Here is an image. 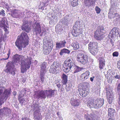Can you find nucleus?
Masks as SVG:
<instances>
[{
	"mask_svg": "<svg viewBox=\"0 0 120 120\" xmlns=\"http://www.w3.org/2000/svg\"><path fill=\"white\" fill-rule=\"evenodd\" d=\"M88 50L93 55L95 56L98 50V43L96 41L90 42L88 45Z\"/></svg>",
	"mask_w": 120,
	"mask_h": 120,
	"instance_id": "39448f33",
	"label": "nucleus"
},
{
	"mask_svg": "<svg viewBox=\"0 0 120 120\" xmlns=\"http://www.w3.org/2000/svg\"><path fill=\"white\" fill-rule=\"evenodd\" d=\"M3 35L1 33H0V47Z\"/></svg>",
	"mask_w": 120,
	"mask_h": 120,
	"instance_id": "864d4df0",
	"label": "nucleus"
},
{
	"mask_svg": "<svg viewBox=\"0 0 120 120\" xmlns=\"http://www.w3.org/2000/svg\"><path fill=\"white\" fill-rule=\"evenodd\" d=\"M114 77L116 79L120 80V75L119 73H116Z\"/></svg>",
	"mask_w": 120,
	"mask_h": 120,
	"instance_id": "37998d69",
	"label": "nucleus"
},
{
	"mask_svg": "<svg viewBox=\"0 0 120 120\" xmlns=\"http://www.w3.org/2000/svg\"><path fill=\"white\" fill-rule=\"evenodd\" d=\"M119 100L118 101V104L119 105H120V95H119Z\"/></svg>",
	"mask_w": 120,
	"mask_h": 120,
	"instance_id": "69168bd1",
	"label": "nucleus"
},
{
	"mask_svg": "<svg viewBox=\"0 0 120 120\" xmlns=\"http://www.w3.org/2000/svg\"><path fill=\"white\" fill-rule=\"evenodd\" d=\"M70 51L69 50L66 49L64 48L61 50L59 53L60 55L62 56L64 53H66L68 54H70Z\"/></svg>",
	"mask_w": 120,
	"mask_h": 120,
	"instance_id": "b1692460",
	"label": "nucleus"
},
{
	"mask_svg": "<svg viewBox=\"0 0 120 120\" xmlns=\"http://www.w3.org/2000/svg\"><path fill=\"white\" fill-rule=\"evenodd\" d=\"M34 30L36 32V35L40 34L41 32V30L39 23H37Z\"/></svg>",
	"mask_w": 120,
	"mask_h": 120,
	"instance_id": "a211bd4d",
	"label": "nucleus"
},
{
	"mask_svg": "<svg viewBox=\"0 0 120 120\" xmlns=\"http://www.w3.org/2000/svg\"><path fill=\"white\" fill-rule=\"evenodd\" d=\"M0 24H1L2 26H5V22L4 20H2L0 22Z\"/></svg>",
	"mask_w": 120,
	"mask_h": 120,
	"instance_id": "a18cd8bd",
	"label": "nucleus"
},
{
	"mask_svg": "<svg viewBox=\"0 0 120 120\" xmlns=\"http://www.w3.org/2000/svg\"><path fill=\"white\" fill-rule=\"evenodd\" d=\"M11 90L6 89H5L2 95L1 96V98L2 100L5 99H6L8 98L9 97L11 94Z\"/></svg>",
	"mask_w": 120,
	"mask_h": 120,
	"instance_id": "f8f14e48",
	"label": "nucleus"
},
{
	"mask_svg": "<svg viewBox=\"0 0 120 120\" xmlns=\"http://www.w3.org/2000/svg\"><path fill=\"white\" fill-rule=\"evenodd\" d=\"M12 15H13L12 16L14 17H16L18 15V13L15 11H14Z\"/></svg>",
	"mask_w": 120,
	"mask_h": 120,
	"instance_id": "603ef678",
	"label": "nucleus"
},
{
	"mask_svg": "<svg viewBox=\"0 0 120 120\" xmlns=\"http://www.w3.org/2000/svg\"><path fill=\"white\" fill-rule=\"evenodd\" d=\"M90 74V72L87 71L85 73L81 74L80 75V80L82 81H83L85 80L88 78Z\"/></svg>",
	"mask_w": 120,
	"mask_h": 120,
	"instance_id": "2eb2a0df",
	"label": "nucleus"
},
{
	"mask_svg": "<svg viewBox=\"0 0 120 120\" xmlns=\"http://www.w3.org/2000/svg\"><path fill=\"white\" fill-rule=\"evenodd\" d=\"M71 46L73 47L74 50H77L79 48V43L77 42L72 43L71 44Z\"/></svg>",
	"mask_w": 120,
	"mask_h": 120,
	"instance_id": "c85d7f7f",
	"label": "nucleus"
},
{
	"mask_svg": "<svg viewBox=\"0 0 120 120\" xmlns=\"http://www.w3.org/2000/svg\"><path fill=\"white\" fill-rule=\"evenodd\" d=\"M78 0H73V1L72 2L76 3H78Z\"/></svg>",
	"mask_w": 120,
	"mask_h": 120,
	"instance_id": "338daca9",
	"label": "nucleus"
},
{
	"mask_svg": "<svg viewBox=\"0 0 120 120\" xmlns=\"http://www.w3.org/2000/svg\"><path fill=\"white\" fill-rule=\"evenodd\" d=\"M97 28L94 33V37L97 40H101L104 38L103 33H105V29L103 26H101L98 27Z\"/></svg>",
	"mask_w": 120,
	"mask_h": 120,
	"instance_id": "20e7f679",
	"label": "nucleus"
},
{
	"mask_svg": "<svg viewBox=\"0 0 120 120\" xmlns=\"http://www.w3.org/2000/svg\"><path fill=\"white\" fill-rule=\"evenodd\" d=\"M98 60H99V68L101 69H103V67L105 66V61L103 57H100Z\"/></svg>",
	"mask_w": 120,
	"mask_h": 120,
	"instance_id": "f3484780",
	"label": "nucleus"
},
{
	"mask_svg": "<svg viewBox=\"0 0 120 120\" xmlns=\"http://www.w3.org/2000/svg\"><path fill=\"white\" fill-rule=\"evenodd\" d=\"M95 78L94 76H93L92 77H90V80L91 82H93L94 80V79Z\"/></svg>",
	"mask_w": 120,
	"mask_h": 120,
	"instance_id": "bf43d9fd",
	"label": "nucleus"
},
{
	"mask_svg": "<svg viewBox=\"0 0 120 120\" xmlns=\"http://www.w3.org/2000/svg\"><path fill=\"white\" fill-rule=\"evenodd\" d=\"M118 29L116 27H114L111 30V33H112V32H115V33H117L118 34L119 33Z\"/></svg>",
	"mask_w": 120,
	"mask_h": 120,
	"instance_id": "ea45409f",
	"label": "nucleus"
},
{
	"mask_svg": "<svg viewBox=\"0 0 120 120\" xmlns=\"http://www.w3.org/2000/svg\"><path fill=\"white\" fill-rule=\"evenodd\" d=\"M34 117L35 119L38 120H39L40 119V117L38 112V111L34 112Z\"/></svg>",
	"mask_w": 120,
	"mask_h": 120,
	"instance_id": "72a5a7b5",
	"label": "nucleus"
},
{
	"mask_svg": "<svg viewBox=\"0 0 120 120\" xmlns=\"http://www.w3.org/2000/svg\"><path fill=\"white\" fill-rule=\"evenodd\" d=\"M77 57L78 61L83 64H85L88 62V56L83 53H79L77 55Z\"/></svg>",
	"mask_w": 120,
	"mask_h": 120,
	"instance_id": "423d86ee",
	"label": "nucleus"
},
{
	"mask_svg": "<svg viewBox=\"0 0 120 120\" xmlns=\"http://www.w3.org/2000/svg\"><path fill=\"white\" fill-rule=\"evenodd\" d=\"M74 68V73H77L80 71L83 70L84 68L83 67H80L78 66L75 65L74 64V66L73 67Z\"/></svg>",
	"mask_w": 120,
	"mask_h": 120,
	"instance_id": "412c9836",
	"label": "nucleus"
},
{
	"mask_svg": "<svg viewBox=\"0 0 120 120\" xmlns=\"http://www.w3.org/2000/svg\"><path fill=\"white\" fill-rule=\"evenodd\" d=\"M72 17V16L71 15H68L65 16L64 18L70 22L71 19Z\"/></svg>",
	"mask_w": 120,
	"mask_h": 120,
	"instance_id": "58836bf2",
	"label": "nucleus"
},
{
	"mask_svg": "<svg viewBox=\"0 0 120 120\" xmlns=\"http://www.w3.org/2000/svg\"><path fill=\"white\" fill-rule=\"evenodd\" d=\"M81 23L80 22L77 21L73 27V30H72L71 33L73 36L77 37L79 34V28Z\"/></svg>",
	"mask_w": 120,
	"mask_h": 120,
	"instance_id": "6e6552de",
	"label": "nucleus"
},
{
	"mask_svg": "<svg viewBox=\"0 0 120 120\" xmlns=\"http://www.w3.org/2000/svg\"><path fill=\"white\" fill-rule=\"evenodd\" d=\"M16 93L15 91H14L13 93V95L14 96H15L16 95Z\"/></svg>",
	"mask_w": 120,
	"mask_h": 120,
	"instance_id": "774afa93",
	"label": "nucleus"
},
{
	"mask_svg": "<svg viewBox=\"0 0 120 120\" xmlns=\"http://www.w3.org/2000/svg\"><path fill=\"white\" fill-rule=\"evenodd\" d=\"M59 26H58V25H56L55 27L56 32L57 34H60L61 33V32L63 30V29L59 25Z\"/></svg>",
	"mask_w": 120,
	"mask_h": 120,
	"instance_id": "a878e982",
	"label": "nucleus"
},
{
	"mask_svg": "<svg viewBox=\"0 0 120 120\" xmlns=\"http://www.w3.org/2000/svg\"><path fill=\"white\" fill-rule=\"evenodd\" d=\"M44 90L38 92L35 94V97L38 99H45L46 98Z\"/></svg>",
	"mask_w": 120,
	"mask_h": 120,
	"instance_id": "9b49d317",
	"label": "nucleus"
},
{
	"mask_svg": "<svg viewBox=\"0 0 120 120\" xmlns=\"http://www.w3.org/2000/svg\"><path fill=\"white\" fill-rule=\"evenodd\" d=\"M54 67L57 68L60 67V64L57 61L54 62L52 65Z\"/></svg>",
	"mask_w": 120,
	"mask_h": 120,
	"instance_id": "2f4dec72",
	"label": "nucleus"
},
{
	"mask_svg": "<svg viewBox=\"0 0 120 120\" xmlns=\"http://www.w3.org/2000/svg\"><path fill=\"white\" fill-rule=\"evenodd\" d=\"M107 72L108 74L109 73L110 75H113L114 77V76L116 74V73L114 71H112L111 69L107 71Z\"/></svg>",
	"mask_w": 120,
	"mask_h": 120,
	"instance_id": "c9c22d12",
	"label": "nucleus"
},
{
	"mask_svg": "<svg viewBox=\"0 0 120 120\" xmlns=\"http://www.w3.org/2000/svg\"><path fill=\"white\" fill-rule=\"evenodd\" d=\"M119 55L118 52H113L112 53V56L113 57L118 56Z\"/></svg>",
	"mask_w": 120,
	"mask_h": 120,
	"instance_id": "49530a36",
	"label": "nucleus"
},
{
	"mask_svg": "<svg viewBox=\"0 0 120 120\" xmlns=\"http://www.w3.org/2000/svg\"><path fill=\"white\" fill-rule=\"evenodd\" d=\"M41 6L43 7H44L45 6H46L47 5H45L44 3H43V2L42 3V4H41Z\"/></svg>",
	"mask_w": 120,
	"mask_h": 120,
	"instance_id": "0e129e2a",
	"label": "nucleus"
},
{
	"mask_svg": "<svg viewBox=\"0 0 120 120\" xmlns=\"http://www.w3.org/2000/svg\"><path fill=\"white\" fill-rule=\"evenodd\" d=\"M74 66V64L73 63L70 59H69L67 63H65L63 65L62 69L64 71L67 73L73 68Z\"/></svg>",
	"mask_w": 120,
	"mask_h": 120,
	"instance_id": "0eeeda50",
	"label": "nucleus"
},
{
	"mask_svg": "<svg viewBox=\"0 0 120 120\" xmlns=\"http://www.w3.org/2000/svg\"><path fill=\"white\" fill-rule=\"evenodd\" d=\"M52 44H50V45L44 46L43 50L44 54H47L49 53L52 50Z\"/></svg>",
	"mask_w": 120,
	"mask_h": 120,
	"instance_id": "ddd939ff",
	"label": "nucleus"
},
{
	"mask_svg": "<svg viewBox=\"0 0 120 120\" xmlns=\"http://www.w3.org/2000/svg\"><path fill=\"white\" fill-rule=\"evenodd\" d=\"M49 72L51 73L54 74L56 72V70L55 68L51 65L50 67V68L49 70Z\"/></svg>",
	"mask_w": 120,
	"mask_h": 120,
	"instance_id": "473e14b6",
	"label": "nucleus"
},
{
	"mask_svg": "<svg viewBox=\"0 0 120 120\" xmlns=\"http://www.w3.org/2000/svg\"><path fill=\"white\" fill-rule=\"evenodd\" d=\"M95 10L96 13L97 14H99L100 13L101 11L100 9L98 6L96 7Z\"/></svg>",
	"mask_w": 120,
	"mask_h": 120,
	"instance_id": "79ce46f5",
	"label": "nucleus"
},
{
	"mask_svg": "<svg viewBox=\"0 0 120 120\" xmlns=\"http://www.w3.org/2000/svg\"><path fill=\"white\" fill-rule=\"evenodd\" d=\"M5 89H6L4 87H0V95L3 92V90L4 91Z\"/></svg>",
	"mask_w": 120,
	"mask_h": 120,
	"instance_id": "09e8293b",
	"label": "nucleus"
},
{
	"mask_svg": "<svg viewBox=\"0 0 120 120\" xmlns=\"http://www.w3.org/2000/svg\"><path fill=\"white\" fill-rule=\"evenodd\" d=\"M71 4L73 7H74L78 5V3L72 2H71Z\"/></svg>",
	"mask_w": 120,
	"mask_h": 120,
	"instance_id": "8fccbe9b",
	"label": "nucleus"
},
{
	"mask_svg": "<svg viewBox=\"0 0 120 120\" xmlns=\"http://www.w3.org/2000/svg\"><path fill=\"white\" fill-rule=\"evenodd\" d=\"M117 68L120 71V60L117 63Z\"/></svg>",
	"mask_w": 120,
	"mask_h": 120,
	"instance_id": "5fc2aeb1",
	"label": "nucleus"
},
{
	"mask_svg": "<svg viewBox=\"0 0 120 120\" xmlns=\"http://www.w3.org/2000/svg\"><path fill=\"white\" fill-rule=\"evenodd\" d=\"M96 0H84V2L86 6L89 7L93 4H94Z\"/></svg>",
	"mask_w": 120,
	"mask_h": 120,
	"instance_id": "6ab92c4d",
	"label": "nucleus"
},
{
	"mask_svg": "<svg viewBox=\"0 0 120 120\" xmlns=\"http://www.w3.org/2000/svg\"><path fill=\"white\" fill-rule=\"evenodd\" d=\"M4 11L3 10H2L0 11V15H2L3 16H4L5 14L4 13Z\"/></svg>",
	"mask_w": 120,
	"mask_h": 120,
	"instance_id": "3c124183",
	"label": "nucleus"
},
{
	"mask_svg": "<svg viewBox=\"0 0 120 120\" xmlns=\"http://www.w3.org/2000/svg\"><path fill=\"white\" fill-rule=\"evenodd\" d=\"M22 30L25 31L28 33L30 30L29 27V23L27 20H23V24L21 27Z\"/></svg>",
	"mask_w": 120,
	"mask_h": 120,
	"instance_id": "9d476101",
	"label": "nucleus"
},
{
	"mask_svg": "<svg viewBox=\"0 0 120 120\" xmlns=\"http://www.w3.org/2000/svg\"><path fill=\"white\" fill-rule=\"evenodd\" d=\"M62 82L64 85L66 84L68 81V76L66 75L63 74L62 75Z\"/></svg>",
	"mask_w": 120,
	"mask_h": 120,
	"instance_id": "5701e85b",
	"label": "nucleus"
},
{
	"mask_svg": "<svg viewBox=\"0 0 120 120\" xmlns=\"http://www.w3.org/2000/svg\"><path fill=\"white\" fill-rule=\"evenodd\" d=\"M49 1L50 0H45V1L43 2V3H44L46 5V4L48 3L49 2Z\"/></svg>",
	"mask_w": 120,
	"mask_h": 120,
	"instance_id": "4d7b16f0",
	"label": "nucleus"
},
{
	"mask_svg": "<svg viewBox=\"0 0 120 120\" xmlns=\"http://www.w3.org/2000/svg\"><path fill=\"white\" fill-rule=\"evenodd\" d=\"M104 100L103 99L98 98L95 101L92 100L89 104L90 108L98 109L102 107L104 104Z\"/></svg>",
	"mask_w": 120,
	"mask_h": 120,
	"instance_id": "7ed1b4c3",
	"label": "nucleus"
},
{
	"mask_svg": "<svg viewBox=\"0 0 120 120\" xmlns=\"http://www.w3.org/2000/svg\"><path fill=\"white\" fill-rule=\"evenodd\" d=\"M55 19L54 18L53 19H52L51 20L49 21V24L52 25L53 23H55Z\"/></svg>",
	"mask_w": 120,
	"mask_h": 120,
	"instance_id": "de8ad7c7",
	"label": "nucleus"
},
{
	"mask_svg": "<svg viewBox=\"0 0 120 120\" xmlns=\"http://www.w3.org/2000/svg\"><path fill=\"white\" fill-rule=\"evenodd\" d=\"M69 21H68L64 18L62 20L61 23L65 25L66 26H68L69 23Z\"/></svg>",
	"mask_w": 120,
	"mask_h": 120,
	"instance_id": "7c9ffc66",
	"label": "nucleus"
},
{
	"mask_svg": "<svg viewBox=\"0 0 120 120\" xmlns=\"http://www.w3.org/2000/svg\"><path fill=\"white\" fill-rule=\"evenodd\" d=\"M96 115L93 113H91L90 115L86 113L84 115L85 120H94Z\"/></svg>",
	"mask_w": 120,
	"mask_h": 120,
	"instance_id": "4468645a",
	"label": "nucleus"
},
{
	"mask_svg": "<svg viewBox=\"0 0 120 120\" xmlns=\"http://www.w3.org/2000/svg\"><path fill=\"white\" fill-rule=\"evenodd\" d=\"M28 37L27 34L23 31L19 37L18 36V39L19 41L17 40L15 43V45L19 48L20 51L22 50V48H25L28 44L29 42Z\"/></svg>",
	"mask_w": 120,
	"mask_h": 120,
	"instance_id": "f03ea898",
	"label": "nucleus"
},
{
	"mask_svg": "<svg viewBox=\"0 0 120 120\" xmlns=\"http://www.w3.org/2000/svg\"><path fill=\"white\" fill-rule=\"evenodd\" d=\"M79 101L75 99L72 100L71 101V105L74 106H78L79 104Z\"/></svg>",
	"mask_w": 120,
	"mask_h": 120,
	"instance_id": "bb28decb",
	"label": "nucleus"
},
{
	"mask_svg": "<svg viewBox=\"0 0 120 120\" xmlns=\"http://www.w3.org/2000/svg\"><path fill=\"white\" fill-rule=\"evenodd\" d=\"M89 84L87 82H84L82 84L83 88L85 89L88 88L89 86Z\"/></svg>",
	"mask_w": 120,
	"mask_h": 120,
	"instance_id": "4c0bfd02",
	"label": "nucleus"
},
{
	"mask_svg": "<svg viewBox=\"0 0 120 120\" xmlns=\"http://www.w3.org/2000/svg\"><path fill=\"white\" fill-rule=\"evenodd\" d=\"M22 120H29L28 119L27 117H24L22 118Z\"/></svg>",
	"mask_w": 120,
	"mask_h": 120,
	"instance_id": "e2e57ef3",
	"label": "nucleus"
},
{
	"mask_svg": "<svg viewBox=\"0 0 120 120\" xmlns=\"http://www.w3.org/2000/svg\"><path fill=\"white\" fill-rule=\"evenodd\" d=\"M88 92L86 90H82L79 91V94L82 97H85L88 94Z\"/></svg>",
	"mask_w": 120,
	"mask_h": 120,
	"instance_id": "393cba45",
	"label": "nucleus"
},
{
	"mask_svg": "<svg viewBox=\"0 0 120 120\" xmlns=\"http://www.w3.org/2000/svg\"><path fill=\"white\" fill-rule=\"evenodd\" d=\"M109 16L110 18L117 17L116 18V19H119V20H120V16L119 15V14L117 13H115L114 14H111L110 16V15L109 16Z\"/></svg>",
	"mask_w": 120,
	"mask_h": 120,
	"instance_id": "c756f323",
	"label": "nucleus"
},
{
	"mask_svg": "<svg viewBox=\"0 0 120 120\" xmlns=\"http://www.w3.org/2000/svg\"><path fill=\"white\" fill-rule=\"evenodd\" d=\"M2 82L0 80V87H3Z\"/></svg>",
	"mask_w": 120,
	"mask_h": 120,
	"instance_id": "680f3d73",
	"label": "nucleus"
},
{
	"mask_svg": "<svg viewBox=\"0 0 120 120\" xmlns=\"http://www.w3.org/2000/svg\"><path fill=\"white\" fill-rule=\"evenodd\" d=\"M34 107V111L37 112V111L39 110V107L38 105L37 104H35L33 105Z\"/></svg>",
	"mask_w": 120,
	"mask_h": 120,
	"instance_id": "f704fd0d",
	"label": "nucleus"
},
{
	"mask_svg": "<svg viewBox=\"0 0 120 120\" xmlns=\"http://www.w3.org/2000/svg\"><path fill=\"white\" fill-rule=\"evenodd\" d=\"M10 54V53L9 52V51L8 53L7 54L8 57L7 58H3L2 59V60H7L8 59V58L9 57V56Z\"/></svg>",
	"mask_w": 120,
	"mask_h": 120,
	"instance_id": "6e6d98bb",
	"label": "nucleus"
},
{
	"mask_svg": "<svg viewBox=\"0 0 120 120\" xmlns=\"http://www.w3.org/2000/svg\"><path fill=\"white\" fill-rule=\"evenodd\" d=\"M117 88L118 94L120 95V83L118 85Z\"/></svg>",
	"mask_w": 120,
	"mask_h": 120,
	"instance_id": "c03bdc74",
	"label": "nucleus"
},
{
	"mask_svg": "<svg viewBox=\"0 0 120 120\" xmlns=\"http://www.w3.org/2000/svg\"><path fill=\"white\" fill-rule=\"evenodd\" d=\"M46 97L47 98H51L52 97H54V95L55 90H52V89L48 88V89L44 90Z\"/></svg>",
	"mask_w": 120,
	"mask_h": 120,
	"instance_id": "1a4fd4ad",
	"label": "nucleus"
},
{
	"mask_svg": "<svg viewBox=\"0 0 120 120\" xmlns=\"http://www.w3.org/2000/svg\"><path fill=\"white\" fill-rule=\"evenodd\" d=\"M13 57V58L12 61L8 63L6 66L7 68L4 70L5 72L8 74L15 75L16 69L14 68V65H17L20 59H21V71L22 73H24L27 70V68L29 69L30 68L32 58L31 57L27 56V58L24 60H22L24 57V56L18 54L15 55Z\"/></svg>",
	"mask_w": 120,
	"mask_h": 120,
	"instance_id": "f257e3e1",
	"label": "nucleus"
},
{
	"mask_svg": "<svg viewBox=\"0 0 120 120\" xmlns=\"http://www.w3.org/2000/svg\"><path fill=\"white\" fill-rule=\"evenodd\" d=\"M109 95H107V96L108 97L107 100L109 103V104H111L112 103L113 100V95L112 94H111L109 93Z\"/></svg>",
	"mask_w": 120,
	"mask_h": 120,
	"instance_id": "cd10ccee",
	"label": "nucleus"
},
{
	"mask_svg": "<svg viewBox=\"0 0 120 120\" xmlns=\"http://www.w3.org/2000/svg\"><path fill=\"white\" fill-rule=\"evenodd\" d=\"M47 64L46 62H44L41 65V69L40 71L41 74H43L46 72L45 68Z\"/></svg>",
	"mask_w": 120,
	"mask_h": 120,
	"instance_id": "aec40b11",
	"label": "nucleus"
},
{
	"mask_svg": "<svg viewBox=\"0 0 120 120\" xmlns=\"http://www.w3.org/2000/svg\"><path fill=\"white\" fill-rule=\"evenodd\" d=\"M39 8L42 10H43L44 9V7L41 6V4L39 6Z\"/></svg>",
	"mask_w": 120,
	"mask_h": 120,
	"instance_id": "13d9d810",
	"label": "nucleus"
},
{
	"mask_svg": "<svg viewBox=\"0 0 120 120\" xmlns=\"http://www.w3.org/2000/svg\"><path fill=\"white\" fill-rule=\"evenodd\" d=\"M108 116L110 117H112L114 115V114L115 112V110L112 108H109L108 110Z\"/></svg>",
	"mask_w": 120,
	"mask_h": 120,
	"instance_id": "4be33fe9",
	"label": "nucleus"
},
{
	"mask_svg": "<svg viewBox=\"0 0 120 120\" xmlns=\"http://www.w3.org/2000/svg\"><path fill=\"white\" fill-rule=\"evenodd\" d=\"M67 42L66 40H64L61 41L60 42L56 43V47L57 49H60L61 48L65 47Z\"/></svg>",
	"mask_w": 120,
	"mask_h": 120,
	"instance_id": "dca6fc26",
	"label": "nucleus"
},
{
	"mask_svg": "<svg viewBox=\"0 0 120 120\" xmlns=\"http://www.w3.org/2000/svg\"><path fill=\"white\" fill-rule=\"evenodd\" d=\"M25 101V99H21L20 100V103H23V102Z\"/></svg>",
	"mask_w": 120,
	"mask_h": 120,
	"instance_id": "052dcab7",
	"label": "nucleus"
},
{
	"mask_svg": "<svg viewBox=\"0 0 120 120\" xmlns=\"http://www.w3.org/2000/svg\"><path fill=\"white\" fill-rule=\"evenodd\" d=\"M43 42L44 44L45 45V44H46L45 45H50V44H51L49 42V41L47 40L46 39H44Z\"/></svg>",
	"mask_w": 120,
	"mask_h": 120,
	"instance_id": "a19ab883",
	"label": "nucleus"
},
{
	"mask_svg": "<svg viewBox=\"0 0 120 120\" xmlns=\"http://www.w3.org/2000/svg\"><path fill=\"white\" fill-rule=\"evenodd\" d=\"M117 33H115V32H112V33H111V31H110L108 36L109 38L111 37L112 38L115 36L117 35Z\"/></svg>",
	"mask_w": 120,
	"mask_h": 120,
	"instance_id": "e433bc0d",
	"label": "nucleus"
}]
</instances>
